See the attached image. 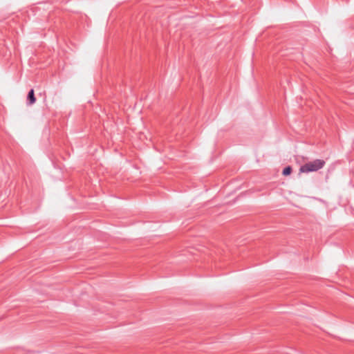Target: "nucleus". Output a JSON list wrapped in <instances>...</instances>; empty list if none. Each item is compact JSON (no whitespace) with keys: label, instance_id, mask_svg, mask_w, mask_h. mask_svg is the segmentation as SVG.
Segmentation results:
<instances>
[{"label":"nucleus","instance_id":"1","mask_svg":"<svg viewBox=\"0 0 354 354\" xmlns=\"http://www.w3.org/2000/svg\"><path fill=\"white\" fill-rule=\"evenodd\" d=\"M325 165V162L323 160L316 159L313 161H310L302 165L299 171L301 173H308L317 171L322 169Z\"/></svg>","mask_w":354,"mask_h":354},{"label":"nucleus","instance_id":"3","mask_svg":"<svg viewBox=\"0 0 354 354\" xmlns=\"http://www.w3.org/2000/svg\"><path fill=\"white\" fill-rule=\"evenodd\" d=\"M291 171H292V169H291V167H286V168L283 169V174L284 176H288V175L290 174Z\"/></svg>","mask_w":354,"mask_h":354},{"label":"nucleus","instance_id":"2","mask_svg":"<svg viewBox=\"0 0 354 354\" xmlns=\"http://www.w3.org/2000/svg\"><path fill=\"white\" fill-rule=\"evenodd\" d=\"M28 100L29 101L30 104H34L36 101V99H35V95H34V91L32 89L30 90L28 93Z\"/></svg>","mask_w":354,"mask_h":354}]
</instances>
